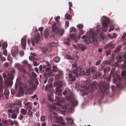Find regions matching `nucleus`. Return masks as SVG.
Instances as JSON below:
<instances>
[{"label":"nucleus","mask_w":126,"mask_h":126,"mask_svg":"<svg viewBox=\"0 0 126 126\" xmlns=\"http://www.w3.org/2000/svg\"><path fill=\"white\" fill-rule=\"evenodd\" d=\"M77 27L79 30H80V29L83 28V26L82 24H79L77 25Z\"/></svg>","instance_id":"42"},{"label":"nucleus","mask_w":126,"mask_h":126,"mask_svg":"<svg viewBox=\"0 0 126 126\" xmlns=\"http://www.w3.org/2000/svg\"><path fill=\"white\" fill-rule=\"evenodd\" d=\"M52 88L51 84L50 83L49 85H47L46 86L45 88V91H49L50 89H51Z\"/></svg>","instance_id":"24"},{"label":"nucleus","mask_w":126,"mask_h":126,"mask_svg":"<svg viewBox=\"0 0 126 126\" xmlns=\"http://www.w3.org/2000/svg\"><path fill=\"white\" fill-rule=\"evenodd\" d=\"M117 36V35L116 33H114L112 35L111 37V39H112L114 38H116Z\"/></svg>","instance_id":"56"},{"label":"nucleus","mask_w":126,"mask_h":126,"mask_svg":"<svg viewBox=\"0 0 126 126\" xmlns=\"http://www.w3.org/2000/svg\"><path fill=\"white\" fill-rule=\"evenodd\" d=\"M121 48V46L120 45H119L117 47V48L114 50V52H117L120 51Z\"/></svg>","instance_id":"36"},{"label":"nucleus","mask_w":126,"mask_h":126,"mask_svg":"<svg viewBox=\"0 0 126 126\" xmlns=\"http://www.w3.org/2000/svg\"><path fill=\"white\" fill-rule=\"evenodd\" d=\"M13 112L18 114L19 113V110L18 108L17 107H15L14 109L13 110Z\"/></svg>","instance_id":"33"},{"label":"nucleus","mask_w":126,"mask_h":126,"mask_svg":"<svg viewBox=\"0 0 126 126\" xmlns=\"http://www.w3.org/2000/svg\"><path fill=\"white\" fill-rule=\"evenodd\" d=\"M98 84L95 81H94L90 85V86L92 88H94L95 89H97L98 87Z\"/></svg>","instance_id":"19"},{"label":"nucleus","mask_w":126,"mask_h":126,"mask_svg":"<svg viewBox=\"0 0 126 126\" xmlns=\"http://www.w3.org/2000/svg\"><path fill=\"white\" fill-rule=\"evenodd\" d=\"M26 41L24 38H22L21 40V44L22 47L24 49H25L26 48Z\"/></svg>","instance_id":"17"},{"label":"nucleus","mask_w":126,"mask_h":126,"mask_svg":"<svg viewBox=\"0 0 126 126\" xmlns=\"http://www.w3.org/2000/svg\"><path fill=\"white\" fill-rule=\"evenodd\" d=\"M35 58V57L33 56H31L29 57V59L31 61H32L34 60Z\"/></svg>","instance_id":"61"},{"label":"nucleus","mask_w":126,"mask_h":126,"mask_svg":"<svg viewBox=\"0 0 126 126\" xmlns=\"http://www.w3.org/2000/svg\"><path fill=\"white\" fill-rule=\"evenodd\" d=\"M66 57L68 59H71L72 60L74 59V58L73 57L68 55H66Z\"/></svg>","instance_id":"41"},{"label":"nucleus","mask_w":126,"mask_h":126,"mask_svg":"<svg viewBox=\"0 0 126 126\" xmlns=\"http://www.w3.org/2000/svg\"><path fill=\"white\" fill-rule=\"evenodd\" d=\"M65 41L63 42V43L65 45H70L69 42H70V39L68 38H65Z\"/></svg>","instance_id":"26"},{"label":"nucleus","mask_w":126,"mask_h":126,"mask_svg":"<svg viewBox=\"0 0 126 126\" xmlns=\"http://www.w3.org/2000/svg\"><path fill=\"white\" fill-rule=\"evenodd\" d=\"M15 104L13 103H8L6 104V107L7 108H13L14 107Z\"/></svg>","instance_id":"22"},{"label":"nucleus","mask_w":126,"mask_h":126,"mask_svg":"<svg viewBox=\"0 0 126 126\" xmlns=\"http://www.w3.org/2000/svg\"><path fill=\"white\" fill-rule=\"evenodd\" d=\"M60 17L59 16H58L55 18V20L56 21L57 23H59V20L60 19Z\"/></svg>","instance_id":"55"},{"label":"nucleus","mask_w":126,"mask_h":126,"mask_svg":"<svg viewBox=\"0 0 126 126\" xmlns=\"http://www.w3.org/2000/svg\"><path fill=\"white\" fill-rule=\"evenodd\" d=\"M76 69L77 71L78 72H80L81 70V67H77L76 68Z\"/></svg>","instance_id":"64"},{"label":"nucleus","mask_w":126,"mask_h":126,"mask_svg":"<svg viewBox=\"0 0 126 126\" xmlns=\"http://www.w3.org/2000/svg\"><path fill=\"white\" fill-rule=\"evenodd\" d=\"M94 33V32L92 31H90L89 35H87L89 39V41L90 43H93L94 41L95 38Z\"/></svg>","instance_id":"10"},{"label":"nucleus","mask_w":126,"mask_h":126,"mask_svg":"<svg viewBox=\"0 0 126 126\" xmlns=\"http://www.w3.org/2000/svg\"><path fill=\"white\" fill-rule=\"evenodd\" d=\"M56 23H54L52 26V32L56 34H59L61 36H62L64 32V29L60 27L58 28L56 26Z\"/></svg>","instance_id":"3"},{"label":"nucleus","mask_w":126,"mask_h":126,"mask_svg":"<svg viewBox=\"0 0 126 126\" xmlns=\"http://www.w3.org/2000/svg\"><path fill=\"white\" fill-rule=\"evenodd\" d=\"M109 88L108 85L103 81L100 82V88L101 89V91L104 94L106 92V90Z\"/></svg>","instance_id":"6"},{"label":"nucleus","mask_w":126,"mask_h":126,"mask_svg":"<svg viewBox=\"0 0 126 126\" xmlns=\"http://www.w3.org/2000/svg\"><path fill=\"white\" fill-rule=\"evenodd\" d=\"M13 79V75L11 73L8 74V78L6 80L8 82H9V83L11 84H12L13 82L12 80Z\"/></svg>","instance_id":"15"},{"label":"nucleus","mask_w":126,"mask_h":126,"mask_svg":"<svg viewBox=\"0 0 126 126\" xmlns=\"http://www.w3.org/2000/svg\"><path fill=\"white\" fill-rule=\"evenodd\" d=\"M18 69L20 71L23 73L24 74L26 72V71L23 66H21L19 68H18Z\"/></svg>","instance_id":"23"},{"label":"nucleus","mask_w":126,"mask_h":126,"mask_svg":"<svg viewBox=\"0 0 126 126\" xmlns=\"http://www.w3.org/2000/svg\"><path fill=\"white\" fill-rule=\"evenodd\" d=\"M48 48H47L46 47H43L42 49V51L44 53H46V51L47 50Z\"/></svg>","instance_id":"43"},{"label":"nucleus","mask_w":126,"mask_h":126,"mask_svg":"<svg viewBox=\"0 0 126 126\" xmlns=\"http://www.w3.org/2000/svg\"><path fill=\"white\" fill-rule=\"evenodd\" d=\"M9 124L10 125H13L14 124L16 126H19V125L17 121L16 120H14V121H12L11 119L8 120Z\"/></svg>","instance_id":"16"},{"label":"nucleus","mask_w":126,"mask_h":126,"mask_svg":"<svg viewBox=\"0 0 126 126\" xmlns=\"http://www.w3.org/2000/svg\"><path fill=\"white\" fill-rule=\"evenodd\" d=\"M102 75V73L99 72H96L95 75L93 76V77L94 79H96L99 77L100 78V77Z\"/></svg>","instance_id":"21"},{"label":"nucleus","mask_w":126,"mask_h":126,"mask_svg":"<svg viewBox=\"0 0 126 126\" xmlns=\"http://www.w3.org/2000/svg\"><path fill=\"white\" fill-rule=\"evenodd\" d=\"M32 76L34 78H36L37 75L34 72H32Z\"/></svg>","instance_id":"63"},{"label":"nucleus","mask_w":126,"mask_h":126,"mask_svg":"<svg viewBox=\"0 0 126 126\" xmlns=\"http://www.w3.org/2000/svg\"><path fill=\"white\" fill-rule=\"evenodd\" d=\"M55 87H56L55 89L56 91V99L55 100L57 102L55 103H54L50 107L49 109V111L50 113L49 116V118L50 121L53 122L56 118L57 114L54 111V110H58L60 108L58 106H62L61 103L63 101L64 99L61 97L62 94L61 92L63 90L60 89L62 86V82L61 81H56L54 84Z\"/></svg>","instance_id":"1"},{"label":"nucleus","mask_w":126,"mask_h":126,"mask_svg":"<svg viewBox=\"0 0 126 126\" xmlns=\"http://www.w3.org/2000/svg\"><path fill=\"white\" fill-rule=\"evenodd\" d=\"M67 124L70 125H72L74 124V120L71 118L67 117L66 118Z\"/></svg>","instance_id":"18"},{"label":"nucleus","mask_w":126,"mask_h":126,"mask_svg":"<svg viewBox=\"0 0 126 126\" xmlns=\"http://www.w3.org/2000/svg\"><path fill=\"white\" fill-rule=\"evenodd\" d=\"M47 120L46 116L44 115H42L41 116L40 121L41 122H45Z\"/></svg>","instance_id":"25"},{"label":"nucleus","mask_w":126,"mask_h":126,"mask_svg":"<svg viewBox=\"0 0 126 126\" xmlns=\"http://www.w3.org/2000/svg\"><path fill=\"white\" fill-rule=\"evenodd\" d=\"M121 75L122 76H124L126 75V71H123L121 73Z\"/></svg>","instance_id":"62"},{"label":"nucleus","mask_w":126,"mask_h":126,"mask_svg":"<svg viewBox=\"0 0 126 126\" xmlns=\"http://www.w3.org/2000/svg\"><path fill=\"white\" fill-rule=\"evenodd\" d=\"M114 27L113 26H111V27L110 28L109 30V31L110 32L111 31L114 30Z\"/></svg>","instance_id":"59"},{"label":"nucleus","mask_w":126,"mask_h":126,"mask_svg":"<svg viewBox=\"0 0 126 126\" xmlns=\"http://www.w3.org/2000/svg\"><path fill=\"white\" fill-rule=\"evenodd\" d=\"M90 69L88 68L86 70V72L85 73V75L87 76L90 75Z\"/></svg>","instance_id":"38"},{"label":"nucleus","mask_w":126,"mask_h":126,"mask_svg":"<svg viewBox=\"0 0 126 126\" xmlns=\"http://www.w3.org/2000/svg\"><path fill=\"white\" fill-rule=\"evenodd\" d=\"M52 95H48V99L49 101H53V100L52 98Z\"/></svg>","instance_id":"47"},{"label":"nucleus","mask_w":126,"mask_h":126,"mask_svg":"<svg viewBox=\"0 0 126 126\" xmlns=\"http://www.w3.org/2000/svg\"><path fill=\"white\" fill-rule=\"evenodd\" d=\"M110 63V61H104L103 62V63L104 64H109Z\"/></svg>","instance_id":"45"},{"label":"nucleus","mask_w":126,"mask_h":126,"mask_svg":"<svg viewBox=\"0 0 126 126\" xmlns=\"http://www.w3.org/2000/svg\"><path fill=\"white\" fill-rule=\"evenodd\" d=\"M18 52L17 49L12 50L11 51L12 55L14 57H15L16 55H17Z\"/></svg>","instance_id":"20"},{"label":"nucleus","mask_w":126,"mask_h":126,"mask_svg":"<svg viewBox=\"0 0 126 126\" xmlns=\"http://www.w3.org/2000/svg\"><path fill=\"white\" fill-rule=\"evenodd\" d=\"M49 35V32L48 30H46L44 32V36L45 38H47Z\"/></svg>","instance_id":"29"},{"label":"nucleus","mask_w":126,"mask_h":126,"mask_svg":"<svg viewBox=\"0 0 126 126\" xmlns=\"http://www.w3.org/2000/svg\"><path fill=\"white\" fill-rule=\"evenodd\" d=\"M24 107L28 111L31 110L32 109V107L30 105L29 106H27L26 107Z\"/></svg>","instance_id":"40"},{"label":"nucleus","mask_w":126,"mask_h":126,"mask_svg":"<svg viewBox=\"0 0 126 126\" xmlns=\"http://www.w3.org/2000/svg\"><path fill=\"white\" fill-rule=\"evenodd\" d=\"M52 70L53 72H56L58 70V68L55 65H53L52 66Z\"/></svg>","instance_id":"39"},{"label":"nucleus","mask_w":126,"mask_h":126,"mask_svg":"<svg viewBox=\"0 0 126 126\" xmlns=\"http://www.w3.org/2000/svg\"><path fill=\"white\" fill-rule=\"evenodd\" d=\"M101 61L100 60H99L96 63H95V65H96L97 66L98 65L100 64L101 63Z\"/></svg>","instance_id":"60"},{"label":"nucleus","mask_w":126,"mask_h":126,"mask_svg":"<svg viewBox=\"0 0 126 126\" xmlns=\"http://www.w3.org/2000/svg\"><path fill=\"white\" fill-rule=\"evenodd\" d=\"M30 110H28L27 113L30 117H32L33 116V112Z\"/></svg>","instance_id":"46"},{"label":"nucleus","mask_w":126,"mask_h":126,"mask_svg":"<svg viewBox=\"0 0 126 126\" xmlns=\"http://www.w3.org/2000/svg\"><path fill=\"white\" fill-rule=\"evenodd\" d=\"M39 38V37L36 35L33 36V38H31V41L32 45L33 46H35V43H37L38 42V39Z\"/></svg>","instance_id":"13"},{"label":"nucleus","mask_w":126,"mask_h":126,"mask_svg":"<svg viewBox=\"0 0 126 126\" xmlns=\"http://www.w3.org/2000/svg\"><path fill=\"white\" fill-rule=\"evenodd\" d=\"M17 114L15 112H13L11 115V117L13 119L16 118Z\"/></svg>","instance_id":"35"},{"label":"nucleus","mask_w":126,"mask_h":126,"mask_svg":"<svg viewBox=\"0 0 126 126\" xmlns=\"http://www.w3.org/2000/svg\"><path fill=\"white\" fill-rule=\"evenodd\" d=\"M54 122L60 124L63 126H66V123L64 122L63 118L62 117H58L57 116Z\"/></svg>","instance_id":"7"},{"label":"nucleus","mask_w":126,"mask_h":126,"mask_svg":"<svg viewBox=\"0 0 126 126\" xmlns=\"http://www.w3.org/2000/svg\"><path fill=\"white\" fill-rule=\"evenodd\" d=\"M2 122L3 123H4L5 124H6V125L8 124V123H9L8 120L7 121V120H4V119L2 120Z\"/></svg>","instance_id":"52"},{"label":"nucleus","mask_w":126,"mask_h":126,"mask_svg":"<svg viewBox=\"0 0 126 126\" xmlns=\"http://www.w3.org/2000/svg\"><path fill=\"white\" fill-rule=\"evenodd\" d=\"M7 46V44L6 42H4L2 44V47L3 49L6 48Z\"/></svg>","instance_id":"30"},{"label":"nucleus","mask_w":126,"mask_h":126,"mask_svg":"<svg viewBox=\"0 0 126 126\" xmlns=\"http://www.w3.org/2000/svg\"><path fill=\"white\" fill-rule=\"evenodd\" d=\"M85 31L82 30H79V34L78 36L76 35L75 34H69L70 37L73 39L74 41L76 42L78 41L80 38L81 35L84 34Z\"/></svg>","instance_id":"5"},{"label":"nucleus","mask_w":126,"mask_h":126,"mask_svg":"<svg viewBox=\"0 0 126 126\" xmlns=\"http://www.w3.org/2000/svg\"><path fill=\"white\" fill-rule=\"evenodd\" d=\"M64 95H66V99L69 100L71 105L73 106H77L78 104V101L76 100L75 95L71 90L66 89L63 93Z\"/></svg>","instance_id":"2"},{"label":"nucleus","mask_w":126,"mask_h":126,"mask_svg":"<svg viewBox=\"0 0 126 126\" xmlns=\"http://www.w3.org/2000/svg\"><path fill=\"white\" fill-rule=\"evenodd\" d=\"M115 47V44H113L112 42H110L106 45L104 47V48L105 49H110L111 50Z\"/></svg>","instance_id":"12"},{"label":"nucleus","mask_w":126,"mask_h":126,"mask_svg":"<svg viewBox=\"0 0 126 126\" xmlns=\"http://www.w3.org/2000/svg\"><path fill=\"white\" fill-rule=\"evenodd\" d=\"M63 72L59 70L58 71V74L55 75V79L58 80L59 79L63 78Z\"/></svg>","instance_id":"14"},{"label":"nucleus","mask_w":126,"mask_h":126,"mask_svg":"<svg viewBox=\"0 0 126 126\" xmlns=\"http://www.w3.org/2000/svg\"><path fill=\"white\" fill-rule=\"evenodd\" d=\"M100 26L99 25H98L97 26L96 28L97 32H100Z\"/></svg>","instance_id":"53"},{"label":"nucleus","mask_w":126,"mask_h":126,"mask_svg":"<svg viewBox=\"0 0 126 126\" xmlns=\"http://www.w3.org/2000/svg\"><path fill=\"white\" fill-rule=\"evenodd\" d=\"M91 72L93 74H94L95 72V68L94 67H92L91 68L90 70Z\"/></svg>","instance_id":"37"},{"label":"nucleus","mask_w":126,"mask_h":126,"mask_svg":"<svg viewBox=\"0 0 126 126\" xmlns=\"http://www.w3.org/2000/svg\"><path fill=\"white\" fill-rule=\"evenodd\" d=\"M4 94L6 96H8L9 95V93L7 89H5L4 91Z\"/></svg>","instance_id":"48"},{"label":"nucleus","mask_w":126,"mask_h":126,"mask_svg":"<svg viewBox=\"0 0 126 126\" xmlns=\"http://www.w3.org/2000/svg\"><path fill=\"white\" fill-rule=\"evenodd\" d=\"M27 111L25 109L22 108L20 110L21 114L23 115H25L27 113Z\"/></svg>","instance_id":"27"},{"label":"nucleus","mask_w":126,"mask_h":126,"mask_svg":"<svg viewBox=\"0 0 126 126\" xmlns=\"http://www.w3.org/2000/svg\"><path fill=\"white\" fill-rule=\"evenodd\" d=\"M102 69H103L104 72V74L107 71H109L110 70V69L109 68H104V67L103 66H102Z\"/></svg>","instance_id":"31"},{"label":"nucleus","mask_w":126,"mask_h":126,"mask_svg":"<svg viewBox=\"0 0 126 126\" xmlns=\"http://www.w3.org/2000/svg\"><path fill=\"white\" fill-rule=\"evenodd\" d=\"M3 49V53L4 55L7 56V50L6 48Z\"/></svg>","instance_id":"54"},{"label":"nucleus","mask_w":126,"mask_h":126,"mask_svg":"<svg viewBox=\"0 0 126 126\" xmlns=\"http://www.w3.org/2000/svg\"><path fill=\"white\" fill-rule=\"evenodd\" d=\"M60 60V58L57 56L55 57L53 59V61L56 63L59 62Z\"/></svg>","instance_id":"32"},{"label":"nucleus","mask_w":126,"mask_h":126,"mask_svg":"<svg viewBox=\"0 0 126 126\" xmlns=\"http://www.w3.org/2000/svg\"><path fill=\"white\" fill-rule=\"evenodd\" d=\"M65 17L66 19H70L71 18L70 15L68 14H66Z\"/></svg>","instance_id":"44"},{"label":"nucleus","mask_w":126,"mask_h":126,"mask_svg":"<svg viewBox=\"0 0 126 126\" xmlns=\"http://www.w3.org/2000/svg\"><path fill=\"white\" fill-rule=\"evenodd\" d=\"M23 115L21 114H20L19 116L18 117V119L20 120H21L23 119L24 116H23Z\"/></svg>","instance_id":"51"},{"label":"nucleus","mask_w":126,"mask_h":126,"mask_svg":"<svg viewBox=\"0 0 126 126\" xmlns=\"http://www.w3.org/2000/svg\"><path fill=\"white\" fill-rule=\"evenodd\" d=\"M51 67H48L46 68V71L45 72L44 75L45 77H49L53 75L52 71L51 70Z\"/></svg>","instance_id":"8"},{"label":"nucleus","mask_w":126,"mask_h":126,"mask_svg":"<svg viewBox=\"0 0 126 126\" xmlns=\"http://www.w3.org/2000/svg\"><path fill=\"white\" fill-rule=\"evenodd\" d=\"M69 26V22L68 21H67L66 22L65 24V28H67Z\"/></svg>","instance_id":"57"},{"label":"nucleus","mask_w":126,"mask_h":126,"mask_svg":"<svg viewBox=\"0 0 126 126\" xmlns=\"http://www.w3.org/2000/svg\"><path fill=\"white\" fill-rule=\"evenodd\" d=\"M123 57L122 55L117 57L116 58V59L118 60V62H121L122 60Z\"/></svg>","instance_id":"34"},{"label":"nucleus","mask_w":126,"mask_h":126,"mask_svg":"<svg viewBox=\"0 0 126 126\" xmlns=\"http://www.w3.org/2000/svg\"><path fill=\"white\" fill-rule=\"evenodd\" d=\"M104 20L102 22L103 27L101 28L102 31L103 32H106L108 30V25L110 22V20L109 18L105 16H103Z\"/></svg>","instance_id":"4"},{"label":"nucleus","mask_w":126,"mask_h":126,"mask_svg":"<svg viewBox=\"0 0 126 126\" xmlns=\"http://www.w3.org/2000/svg\"><path fill=\"white\" fill-rule=\"evenodd\" d=\"M2 87L1 86H0V96H1L3 95L2 94L3 90L2 89Z\"/></svg>","instance_id":"50"},{"label":"nucleus","mask_w":126,"mask_h":126,"mask_svg":"<svg viewBox=\"0 0 126 126\" xmlns=\"http://www.w3.org/2000/svg\"><path fill=\"white\" fill-rule=\"evenodd\" d=\"M78 72L76 69H74L72 71H71V73H70L68 75V77L69 80H71V81H73L76 80V79L74 76L72 75V73H74L76 75V74L78 73Z\"/></svg>","instance_id":"9"},{"label":"nucleus","mask_w":126,"mask_h":126,"mask_svg":"<svg viewBox=\"0 0 126 126\" xmlns=\"http://www.w3.org/2000/svg\"><path fill=\"white\" fill-rule=\"evenodd\" d=\"M76 31V29L74 27H72L70 29V32H75Z\"/></svg>","instance_id":"49"},{"label":"nucleus","mask_w":126,"mask_h":126,"mask_svg":"<svg viewBox=\"0 0 126 126\" xmlns=\"http://www.w3.org/2000/svg\"><path fill=\"white\" fill-rule=\"evenodd\" d=\"M73 46L77 49H80L81 50L83 51L86 49V47L84 45L82 44H78L77 46L75 45H73Z\"/></svg>","instance_id":"11"},{"label":"nucleus","mask_w":126,"mask_h":126,"mask_svg":"<svg viewBox=\"0 0 126 126\" xmlns=\"http://www.w3.org/2000/svg\"><path fill=\"white\" fill-rule=\"evenodd\" d=\"M15 67L18 68H19L21 66L20 64L19 63H16L15 64Z\"/></svg>","instance_id":"58"},{"label":"nucleus","mask_w":126,"mask_h":126,"mask_svg":"<svg viewBox=\"0 0 126 126\" xmlns=\"http://www.w3.org/2000/svg\"><path fill=\"white\" fill-rule=\"evenodd\" d=\"M105 49V52L106 56H108L111 54V49Z\"/></svg>","instance_id":"28"}]
</instances>
